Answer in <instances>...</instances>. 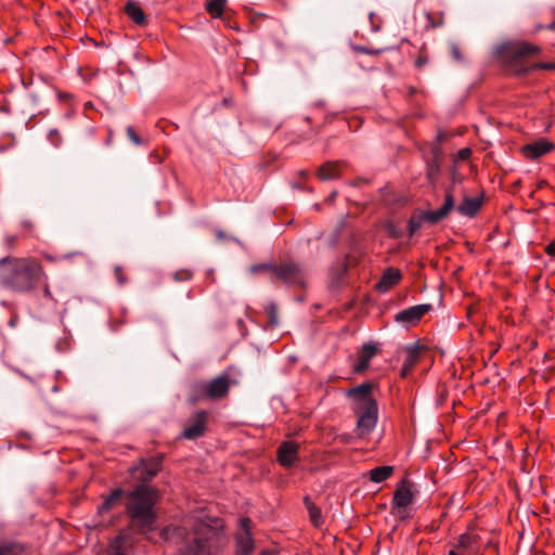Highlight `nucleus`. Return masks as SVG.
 Returning a JSON list of instances; mask_svg holds the SVG:
<instances>
[{
    "label": "nucleus",
    "instance_id": "13",
    "mask_svg": "<svg viewBox=\"0 0 555 555\" xmlns=\"http://www.w3.org/2000/svg\"><path fill=\"white\" fill-rule=\"evenodd\" d=\"M190 422L191 424L184 428L182 436L192 440L201 437L204 434L207 423V412H196Z\"/></svg>",
    "mask_w": 555,
    "mask_h": 555
},
{
    "label": "nucleus",
    "instance_id": "38",
    "mask_svg": "<svg viewBox=\"0 0 555 555\" xmlns=\"http://www.w3.org/2000/svg\"><path fill=\"white\" fill-rule=\"evenodd\" d=\"M21 227L23 230L31 232L34 230V222L29 219H23L21 221Z\"/></svg>",
    "mask_w": 555,
    "mask_h": 555
},
{
    "label": "nucleus",
    "instance_id": "11",
    "mask_svg": "<svg viewBox=\"0 0 555 555\" xmlns=\"http://www.w3.org/2000/svg\"><path fill=\"white\" fill-rule=\"evenodd\" d=\"M454 208V197L450 190H447L444 195L443 205L438 210H426L422 211L421 215L424 221L436 224L442 219H444L451 210Z\"/></svg>",
    "mask_w": 555,
    "mask_h": 555
},
{
    "label": "nucleus",
    "instance_id": "28",
    "mask_svg": "<svg viewBox=\"0 0 555 555\" xmlns=\"http://www.w3.org/2000/svg\"><path fill=\"white\" fill-rule=\"evenodd\" d=\"M225 4L227 0H209L206 9L211 17L217 18L222 15Z\"/></svg>",
    "mask_w": 555,
    "mask_h": 555
},
{
    "label": "nucleus",
    "instance_id": "29",
    "mask_svg": "<svg viewBox=\"0 0 555 555\" xmlns=\"http://www.w3.org/2000/svg\"><path fill=\"white\" fill-rule=\"evenodd\" d=\"M423 222L424 219L421 212L418 215H413L408 221L409 235L413 236L422 228Z\"/></svg>",
    "mask_w": 555,
    "mask_h": 555
},
{
    "label": "nucleus",
    "instance_id": "4",
    "mask_svg": "<svg viewBox=\"0 0 555 555\" xmlns=\"http://www.w3.org/2000/svg\"><path fill=\"white\" fill-rule=\"evenodd\" d=\"M251 273L268 272L270 280L281 282L289 286H305L308 278V270L299 262L284 261L279 264L263 262L250 267Z\"/></svg>",
    "mask_w": 555,
    "mask_h": 555
},
{
    "label": "nucleus",
    "instance_id": "18",
    "mask_svg": "<svg viewBox=\"0 0 555 555\" xmlns=\"http://www.w3.org/2000/svg\"><path fill=\"white\" fill-rule=\"evenodd\" d=\"M554 149L553 143L545 139H540L532 143H528L522 147V153L527 158L537 159Z\"/></svg>",
    "mask_w": 555,
    "mask_h": 555
},
{
    "label": "nucleus",
    "instance_id": "21",
    "mask_svg": "<svg viewBox=\"0 0 555 555\" xmlns=\"http://www.w3.org/2000/svg\"><path fill=\"white\" fill-rule=\"evenodd\" d=\"M481 206L482 197L466 196L456 209L461 216L473 218L477 215Z\"/></svg>",
    "mask_w": 555,
    "mask_h": 555
},
{
    "label": "nucleus",
    "instance_id": "5",
    "mask_svg": "<svg viewBox=\"0 0 555 555\" xmlns=\"http://www.w3.org/2000/svg\"><path fill=\"white\" fill-rule=\"evenodd\" d=\"M237 382L231 378L229 372H223L208 382H198L192 386L191 399L196 402L204 399L218 400L228 396L230 388Z\"/></svg>",
    "mask_w": 555,
    "mask_h": 555
},
{
    "label": "nucleus",
    "instance_id": "43",
    "mask_svg": "<svg viewBox=\"0 0 555 555\" xmlns=\"http://www.w3.org/2000/svg\"><path fill=\"white\" fill-rule=\"evenodd\" d=\"M360 51H362L363 53H366V54H371V55H375L378 53L377 50H370V49H366V48H361Z\"/></svg>",
    "mask_w": 555,
    "mask_h": 555
},
{
    "label": "nucleus",
    "instance_id": "35",
    "mask_svg": "<svg viewBox=\"0 0 555 555\" xmlns=\"http://www.w3.org/2000/svg\"><path fill=\"white\" fill-rule=\"evenodd\" d=\"M16 240H17L16 235L8 234L4 236L3 243L8 248H12L15 245Z\"/></svg>",
    "mask_w": 555,
    "mask_h": 555
},
{
    "label": "nucleus",
    "instance_id": "9",
    "mask_svg": "<svg viewBox=\"0 0 555 555\" xmlns=\"http://www.w3.org/2000/svg\"><path fill=\"white\" fill-rule=\"evenodd\" d=\"M250 519L241 518L240 531L235 537L236 554L237 555H250L254 551V539L250 529Z\"/></svg>",
    "mask_w": 555,
    "mask_h": 555
},
{
    "label": "nucleus",
    "instance_id": "20",
    "mask_svg": "<svg viewBox=\"0 0 555 555\" xmlns=\"http://www.w3.org/2000/svg\"><path fill=\"white\" fill-rule=\"evenodd\" d=\"M422 347L417 344L409 345L404 347L405 358L402 364L401 374L406 376L409 372L415 366L420 359Z\"/></svg>",
    "mask_w": 555,
    "mask_h": 555
},
{
    "label": "nucleus",
    "instance_id": "7",
    "mask_svg": "<svg viewBox=\"0 0 555 555\" xmlns=\"http://www.w3.org/2000/svg\"><path fill=\"white\" fill-rule=\"evenodd\" d=\"M372 389L373 385L365 382L347 390L346 395L351 402L353 412L377 405L376 400L372 396Z\"/></svg>",
    "mask_w": 555,
    "mask_h": 555
},
{
    "label": "nucleus",
    "instance_id": "19",
    "mask_svg": "<svg viewBox=\"0 0 555 555\" xmlns=\"http://www.w3.org/2000/svg\"><path fill=\"white\" fill-rule=\"evenodd\" d=\"M376 353L377 348L374 345L364 344L358 353L357 362L353 365V371L356 373L364 372Z\"/></svg>",
    "mask_w": 555,
    "mask_h": 555
},
{
    "label": "nucleus",
    "instance_id": "42",
    "mask_svg": "<svg viewBox=\"0 0 555 555\" xmlns=\"http://www.w3.org/2000/svg\"><path fill=\"white\" fill-rule=\"evenodd\" d=\"M17 322H18V317L16 314H13L11 317V319L9 320L8 324H9L10 327L14 328V327H16Z\"/></svg>",
    "mask_w": 555,
    "mask_h": 555
},
{
    "label": "nucleus",
    "instance_id": "23",
    "mask_svg": "<svg viewBox=\"0 0 555 555\" xmlns=\"http://www.w3.org/2000/svg\"><path fill=\"white\" fill-rule=\"evenodd\" d=\"M340 165L338 163H326L319 169L321 180H332L339 177Z\"/></svg>",
    "mask_w": 555,
    "mask_h": 555
},
{
    "label": "nucleus",
    "instance_id": "37",
    "mask_svg": "<svg viewBox=\"0 0 555 555\" xmlns=\"http://www.w3.org/2000/svg\"><path fill=\"white\" fill-rule=\"evenodd\" d=\"M472 155V151L468 147H464V149H461L459 152H457V157L461 159V160H466L470 157Z\"/></svg>",
    "mask_w": 555,
    "mask_h": 555
},
{
    "label": "nucleus",
    "instance_id": "16",
    "mask_svg": "<svg viewBox=\"0 0 555 555\" xmlns=\"http://www.w3.org/2000/svg\"><path fill=\"white\" fill-rule=\"evenodd\" d=\"M132 540L126 532H120L108 544L106 555H130Z\"/></svg>",
    "mask_w": 555,
    "mask_h": 555
},
{
    "label": "nucleus",
    "instance_id": "47",
    "mask_svg": "<svg viewBox=\"0 0 555 555\" xmlns=\"http://www.w3.org/2000/svg\"><path fill=\"white\" fill-rule=\"evenodd\" d=\"M335 196H336V192H333V193L330 195L328 199H333Z\"/></svg>",
    "mask_w": 555,
    "mask_h": 555
},
{
    "label": "nucleus",
    "instance_id": "3",
    "mask_svg": "<svg viewBox=\"0 0 555 555\" xmlns=\"http://www.w3.org/2000/svg\"><path fill=\"white\" fill-rule=\"evenodd\" d=\"M503 55L501 57L505 63L515 67L518 75H522L533 69H555V63L537 62L526 64L525 59L539 53L540 48L525 41L509 42L502 46Z\"/></svg>",
    "mask_w": 555,
    "mask_h": 555
},
{
    "label": "nucleus",
    "instance_id": "6",
    "mask_svg": "<svg viewBox=\"0 0 555 555\" xmlns=\"http://www.w3.org/2000/svg\"><path fill=\"white\" fill-rule=\"evenodd\" d=\"M414 494L412 492V483L408 480H402L393 493L391 509L392 514L398 516L400 519L409 518L406 508L412 504Z\"/></svg>",
    "mask_w": 555,
    "mask_h": 555
},
{
    "label": "nucleus",
    "instance_id": "14",
    "mask_svg": "<svg viewBox=\"0 0 555 555\" xmlns=\"http://www.w3.org/2000/svg\"><path fill=\"white\" fill-rule=\"evenodd\" d=\"M299 446L295 441H284L278 449V461L284 467H292L298 460Z\"/></svg>",
    "mask_w": 555,
    "mask_h": 555
},
{
    "label": "nucleus",
    "instance_id": "31",
    "mask_svg": "<svg viewBox=\"0 0 555 555\" xmlns=\"http://www.w3.org/2000/svg\"><path fill=\"white\" fill-rule=\"evenodd\" d=\"M126 133H127V137L129 138V140L134 145H141L142 144L141 138L135 133L134 129L131 126H128L126 128Z\"/></svg>",
    "mask_w": 555,
    "mask_h": 555
},
{
    "label": "nucleus",
    "instance_id": "8",
    "mask_svg": "<svg viewBox=\"0 0 555 555\" xmlns=\"http://www.w3.org/2000/svg\"><path fill=\"white\" fill-rule=\"evenodd\" d=\"M215 532L209 528H204L202 534H196L193 542L180 548L177 555H212L211 537Z\"/></svg>",
    "mask_w": 555,
    "mask_h": 555
},
{
    "label": "nucleus",
    "instance_id": "45",
    "mask_svg": "<svg viewBox=\"0 0 555 555\" xmlns=\"http://www.w3.org/2000/svg\"><path fill=\"white\" fill-rule=\"evenodd\" d=\"M43 293H44V296H46V297L51 298V292H50V289H49V287H48V286H46V287H44Z\"/></svg>",
    "mask_w": 555,
    "mask_h": 555
},
{
    "label": "nucleus",
    "instance_id": "48",
    "mask_svg": "<svg viewBox=\"0 0 555 555\" xmlns=\"http://www.w3.org/2000/svg\"><path fill=\"white\" fill-rule=\"evenodd\" d=\"M218 236H219V237H222V236H223V233H222L221 231H220V232H218Z\"/></svg>",
    "mask_w": 555,
    "mask_h": 555
},
{
    "label": "nucleus",
    "instance_id": "24",
    "mask_svg": "<svg viewBox=\"0 0 555 555\" xmlns=\"http://www.w3.org/2000/svg\"><path fill=\"white\" fill-rule=\"evenodd\" d=\"M304 502L308 509L311 522L314 527H320L323 524L321 509L310 500L309 496H305Z\"/></svg>",
    "mask_w": 555,
    "mask_h": 555
},
{
    "label": "nucleus",
    "instance_id": "30",
    "mask_svg": "<svg viewBox=\"0 0 555 555\" xmlns=\"http://www.w3.org/2000/svg\"><path fill=\"white\" fill-rule=\"evenodd\" d=\"M433 153H434V159L430 164H428V171H427V175L429 178H434L439 171L440 151L438 147H435Z\"/></svg>",
    "mask_w": 555,
    "mask_h": 555
},
{
    "label": "nucleus",
    "instance_id": "39",
    "mask_svg": "<svg viewBox=\"0 0 555 555\" xmlns=\"http://www.w3.org/2000/svg\"><path fill=\"white\" fill-rule=\"evenodd\" d=\"M545 253L548 256L555 257V240L546 245Z\"/></svg>",
    "mask_w": 555,
    "mask_h": 555
},
{
    "label": "nucleus",
    "instance_id": "36",
    "mask_svg": "<svg viewBox=\"0 0 555 555\" xmlns=\"http://www.w3.org/2000/svg\"><path fill=\"white\" fill-rule=\"evenodd\" d=\"M451 53H452V57L455 61L461 62L463 60L460 48L456 44L451 46Z\"/></svg>",
    "mask_w": 555,
    "mask_h": 555
},
{
    "label": "nucleus",
    "instance_id": "10",
    "mask_svg": "<svg viewBox=\"0 0 555 555\" xmlns=\"http://www.w3.org/2000/svg\"><path fill=\"white\" fill-rule=\"evenodd\" d=\"M357 420V434L359 437L367 436L373 431L378 420V408L372 406L364 410L356 411Z\"/></svg>",
    "mask_w": 555,
    "mask_h": 555
},
{
    "label": "nucleus",
    "instance_id": "25",
    "mask_svg": "<svg viewBox=\"0 0 555 555\" xmlns=\"http://www.w3.org/2000/svg\"><path fill=\"white\" fill-rule=\"evenodd\" d=\"M393 472L392 466H378L370 472V479L373 482L379 483L388 479Z\"/></svg>",
    "mask_w": 555,
    "mask_h": 555
},
{
    "label": "nucleus",
    "instance_id": "46",
    "mask_svg": "<svg viewBox=\"0 0 555 555\" xmlns=\"http://www.w3.org/2000/svg\"><path fill=\"white\" fill-rule=\"evenodd\" d=\"M554 27H555V22H553L546 26L547 29H553Z\"/></svg>",
    "mask_w": 555,
    "mask_h": 555
},
{
    "label": "nucleus",
    "instance_id": "15",
    "mask_svg": "<svg viewBox=\"0 0 555 555\" xmlns=\"http://www.w3.org/2000/svg\"><path fill=\"white\" fill-rule=\"evenodd\" d=\"M454 550L466 555L479 553V537L475 533L465 532L461 534L454 545Z\"/></svg>",
    "mask_w": 555,
    "mask_h": 555
},
{
    "label": "nucleus",
    "instance_id": "2",
    "mask_svg": "<svg viewBox=\"0 0 555 555\" xmlns=\"http://www.w3.org/2000/svg\"><path fill=\"white\" fill-rule=\"evenodd\" d=\"M126 512L132 525L141 532L154 529L156 513L154 511L155 493L152 488L140 485L126 493Z\"/></svg>",
    "mask_w": 555,
    "mask_h": 555
},
{
    "label": "nucleus",
    "instance_id": "27",
    "mask_svg": "<svg viewBox=\"0 0 555 555\" xmlns=\"http://www.w3.org/2000/svg\"><path fill=\"white\" fill-rule=\"evenodd\" d=\"M22 551L16 542L0 539V555H20Z\"/></svg>",
    "mask_w": 555,
    "mask_h": 555
},
{
    "label": "nucleus",
    "instance_id": "12",
    "mask_svg": "<svg viewBox=\"0 0 555 555\" xmlns=\"http://www.w3.org/2000/svg\"><path fill=\"white\" fill-rule=\"evenodd\" d=\"M430 310L431 305L429 304L416 305L399 311L396 314L395 320L400 323L414 324L417 321H420Z\"/></svg>",
    "mask_w": 555,
    "mask_h": 555
},
{
    "label": "nucleus",
    "instance_id": "33",
    "mask_svg": "<svg viewBox=\"0 0 555 555\" xmlns=\"http://www.w3.org/2000/svg\"><path fill=\"white\" fill-rule=\"evenodd\" d=\"M48 139L55 147L61 144V135L56 129H51L49 131Z\"/></svg>",
    "mask_w": 555,
    "mask_h": 555
},
{
    "label": "nucleus",
    "instance_id": "44",
    "mask_svg": "<svg viewBox=\"0 0 555 555\" xmlns=\"http://www.w3.org/2000/svg\"><path fill=\"white\" fill-rule=\"evenodd\" d=\"M259 555H276L273 550H263Z\"/></svg>",
    "mask_w": 555,
    "mask_h": 555
},
{
    "label": "nucleus",
    "instance_id": "40",
    "mask_svg": "<svg viewBox=\"0 0 555 555\" xmlns=\"http://www.w3.org/2000/svg\"><path fill=\"white\" fill-rule=\"evenodd\" d=\"M269 313H270L271 322L276 323V307H275V305L271 304L269 306Z\"/></svg>",
    "mask_w": 555,
    "mask_h": 555
},
{
    "label": "nucleus",
    "instance_id": "17",
    "mask_svg": "<svg viewBox=\"0 0 555 555\" xmlns=\"http://www.w3.org/2000/svg\"><path fill=\"white\" fill-rule=\"evenodd\" d=\"M401 278L402 275L399 269L387 268L376 283L375 288L378 293H387L401 281Z\"/></svg>",
    "mask_w": 555,
    "mask_h": 555
},
{
    "label": "nucleus",
    "instance_id": "32",
    "mask_svg": "<svg viewBox=\"0 0 555 555\" xmlns=\"http://www.w3.org/2000/svg\"><path fill=\"white\" fill-rule=\"evenodd\" d=\"M191 278H192V273L190 270H186V269L179 270V271L175 272V274H173V279L177 282L188 281Z\"/></svg>",
    "mask_w": 555,
    "mask_h": 555
},
{
    "label": "nucleus",
    "instance_id": "49",
    "mask_svg": "<svg viewBox=\"0 0 555 555\" xmlns=\"http://www.w3.org/2000/svg\"><path fill=\"white\" fill-rule=\"evenodd\" d=\"M59 388L56 386L53 387V391H57Z\"/></svg>",
    "mask_w": 555,
    "mask_h": 555
},
{
    "label": "nucleus",
    "instance_id": "41",
    "mask_svg": "<svg viewBox=\"0 0 555 555\" xmlns=\"http://www.w3.org/2000/svg\"><path fill=\"white\" fill-rule=\"evenodd\" d=\"M426 63H427V57H425V56H418L415 60V66L418 68L423 67Z\"/></svg>",
    "mask_w": 555,
    "mask_h": 555
},
{
    "label": "nucleus",
    "instance_id": "34",
    "mask_svg": "<svg viewBox=\"0 0 555 555\" xmlns=\"http://www.w3.org/2000/svg\"><path fill=\"white\" fill-rule=\"evenodd\" d=\"M114 273H115V278H116L118 284L119 285H124L127 280H126V276L122 273L121 267H119V266L115 267Z\"/></svg>",
    "mask_w": 555,
    "mask_h": 555
},
{
    "label": "nucleus",
    "instance_id": "22",
    "mask_svg": "<svg viewBox=\"0 0 555 555\" xmlns=\"http://www.w3.org/2000/svg\"><path fill=\"white\" fill-rule=\"evenodd\" d=\"M122 489L113 490L106 498H104L102 504L99 506V514H104L111 511L124 495H126Z\"/></svg>",
    "mask_w": 555,
    "mask_h": 555
},
{
    "label": "nucleus",
    "instance_id": "26",
    "mask_svg": "<svg viewBox=\"0 0 555 555\" xmlns=\"http://www.w3.org/2000/svg\"><path fill=\"white\" fill-rule=\"evenodd\" d=\"M126 13L138 25L145 22L144 12L135 2H129L126 5Z\"/></svg>",
    "mask_w": 555,
    "mask_h": 555
},
{
    "label": "nucleus",
    "instance_id": "1",
    "mask_svg": "<svg viewBox=\"0 0 555 555\" xmlns=\"http://www.w3.org/2000/svg\"><path fill=\"white\" fill-rule=\"evenodd\" d=\"M44 276L40 262L31 257L0 259V285L16 293L33 291Z\"/></svg>",
    "mask_w": 555,
    "mask_h": 555
}]
</instances>
